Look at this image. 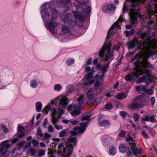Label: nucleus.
<instances>
[{"label": "nucleus", "instance_id": "ddd939ff", "mask_svg": "<svg viewBox=\"0 0 157 157\" xmlns=\"http://www.w3.org/2000/svg\"><path fill=\"white\" fill-rule=\"evenodd\" d=\"M144 118L141 117V119L144 121H149L151 122L155 123L156 122V120L155 118L154 115L149 116V114H147L144 115Z\"/></svg>", "mask_w": 157, "mask_h": 157}, {"label": "nucleus", "instance_id": "473e14b6", "mask_svg": "<svg viewBox=\"0 0 157 157\" xmlns=\"http://www.w3.org/2000/svg\"><path fill=\"white\" fill-rule=\"evenodd\" d=\"M2 129L4 133H7L9 132V130L4 124H2L1 126V129Z\"/></svg>", "mask_w": 157, "mask_h": 157}, {"label": "nucleus", "instance_id": "de8ad7c7", "mask_svg": "<svg viewBox=\"0 0 157 157\" xmlns=\"http://www.w3.org/2000/svg\"><path fill=\"white\" fill-rule=\"evenodd\" d=\"M129 144L130 145V147L132 149V151H133V150L136 147V144L132 142L131 143L130 142H129Z\"/></svg>", "mask_w": 157, "mask_h": 157}, {"label": "nucleus", "instance_id": "cd10ccee", "mask_svg": "<svg viewBox=\"0 0 157 157\" xmlns=\"http://www.w3.org/2000/svg\"><path fill=\"white\" fill-rule=\"evenodd\" d=\"M91 9L90 6H86L84 8H82V12L84 13H89L90 12Z\"/></svg>", "mask_w": 157, "mask_h": 157}, {"label": "nucleus", "instance_id": "3c124183", "mask_svg": "<svg viewBox=\"0 0 157 157\" xmlns=\"http://www.w3.org/2000/svg\"><path fill=\"white\" fill-rule=\"evenodd\" d=\"M154 91L152 89H149L146 91V93L148 95H152L153 94Z\"/></svg>", "mask_w": 157, "mask_h": 157}, {"label": "nucleus", "instance_id": "aec40b11", "mask_svg": "<svg viewBox=\"0 0 157 157\" xmlns=\"http://www.w3.org/2000/svg\"><path fill=\"white\" fill-rule=\"evenodd\" d=\"M127 95L124 92L118 94L115 96V98L118 100H121L122 99H125L127 97Z\"/></svg>", "mask_w": 157, "mask_h": 157}, {"label": "nucleus", "instance_id": "c85d7f7f", "mask_svg": "<svg viewBox=\"0 0 157 157\" xmlns=\"http://www.w3.org/2000/svg\"><path fill=\"white\" fill-rule=\"evenodd\" d=\"M36 109L37 112L40 111L41 109L42 104L40 102H37L36 104Z\"/></svg>", "mask_w": 157, "mask_h": 157}, {"label": "nucleus", "instance_id": "72a5a7b5", "mask_svg": "<svg viewBox=\"0 0 157 157\" xmlns=\"http://www.w3.org/2000/svg\"><path fill=\"white\" fill-rule=\"evenodd\" d=\"M115 6L113 4H109L108 5L107 7V9L110 11H112L115 9Z\"/></svg>", "mask_w": 157, "mask_h": 157}, {"label": "nucleus", "instance_id": "6ab92c4d", "mask_svg": "<svg viewBox=\"0 0 157 157\" xmlns=\"http://www.w3.org/2000/svg\"><path fill=\"white\" fill-rule=\"evenodd\" d=\"M87 79L88 81V82H85L84 83L83 86L84 89H87L89 86L92 84L94 82V79H89L88 80L87 78Z\"/></svg>", "mask_w": 157, "mask_h": 157}, {"label": "nucleus", "instance_id": "7c9ffc66", "mask_svg": "<svg viewBox=\"0 0 157 157\" xmlns=\"http://www.w3.org/2000/svg\"><path fill=\"white\" fill-rule=\"evenodd\" d=\"M75 62V60L73 59L68 58L66 61V64L67 66H71Z\"/></svg>", "mask_w": 157, "mask_h": 157}, {"label": "nucleus", "instance_id": "774afa93", "mask_svg": "<svg viewBox=\"0 0 157 157\" xmlns=\"http://www.w3.org/2000/svg\"><path fill=\"white\" fill-rule=\"evenodd\" d=\"M19 140L17 137L15 138L11 141V144H14L17 142Z\"/></svg>", "mask_w": 157, "mask_h": 157}, {"label": "nucleus", "instance_id": "dca6fc26", "mask_svg": "<svg viewBox=\"0 0 157 157\" xmlns=\"http://www.w3.org/2000/svg\"><path fill=\"white\" fill-rule=\"evenodd\" d=\"M95 90L94 89L91 88L88 90L87 93V97L88 98L92 99L94 97Z\"/></svg>", "mask_w": 157, "mask_h": 157}, {"label": "nucleus", "instance_id": "6e6552de", "mask_svg": "<svg viewBox=\"0 0 157 157\" xmlns=\"http://www.w3.org/2000/svg\"><path fill=\"white\" fill-rule=\"evenodd\" d=\"M146 104L144 97L142 95H139L133 99V102L129 105V107L131 109H135L142 108Z\"/></svg>", "mask_w": 157, "mask_h": 157}, {"label": "nucleus", "instance_id": "0eeeda50", "mask_svg": "<svg viewBox=\"0 0 157 157\" xmlns=\"http://www.w3.org/2000/svg\"><path fill=\"white\" fill-rule=\"evenodd\" d=\"M142 57L139 58L138 57L136 58L135 60H136V61L134 63L135 68L132 69V71L131 72L132 75L128 74L126 75L125 77L126 81L129 82L132 80L134 78H137L140 75L142 66L140 63L142 60Z\"/></svg>", "mask_w": 157, "mask_h": 157}, {"label": "nucleus", "instance_id": "e2e57ef3", "mask_svg": "<svg viewBox=\"0 0 157 157\" xmlns=\"http://www.w3.org/2000/svg\"><path fill=\"white\" fill-rule=\"evenodd\" d=\"M126 141L127 142H128L130 141L132 142V138L130 136L127 137L126 138Z\"/></svg>", "mask_w": 157, "mask_h": 157}, {"label": "nucleus", "instance_id": "13d9d810", "mask_svg": "<svg viewBox=\"0 0 157 157\" xmlns=\"http://www.w3.org/2000/svg\"><path fill=\"white\" fill-rule=\"evenodd\" d=\"M48 157H56L55 156L53 155V152L50 151L48 153Z\"/></svg>", "mask_w": 157, "mask_h": 157}, {"label": "nucleus", "instance_id": "8fccbe9b", "mask_svg": "<svg viewBox=\"0 0 157 157\" xmlns=\"http://www.w3.org/2000/svg\"><path fill=\"white\" fill-rule=\"evenodd\" d=\"M141 134L142 135L144 138H145V139L149 138V136L147 134L145 131H143L141 132Z\"/></svg>", "mask_w": 157, "mask_h": 157}, {"label": "nucleus", "instance_id": "20e7f679", "mask_svg": "<svg viewBox=\"0 0 157 157\" xmlns=\"http://www.w3.org/2000/svg\"><path fill=\"white\" fill-rule=\"evenodd\" d=\"M123 15H121L117 21L112 25L110 28L106 38V40L104 43V45L102 46L101 49L100 50L99 52L98 56L101 58L104 56V54L105 51L106 52V53L105 54L104 60L105 61H108L110 59L112 58L113 56L114 50L116 51L118 50L120 48V46L119 44H117L112 49V51L111 50L110 46L111 44L109 41H108L109 40L110 38V35H112V30L115 28H117L119 29H120V25L119 23L123 21Z\"/></svg>", "mask_w": 157, "mask_h": 157}, {"label": "nucleus", "instance_id": "1a4fd4ad", "mask_svg": "<svg viewBox=\"0 0 157 157\" xmlns=\"http://www.w3.org/2000/svg\"><path fill=\"white\" fill-rule=\"evenodd\" d=\"M58 23L55 18L52 16L48 24V29L53 35L56 33V28L58 26Z\"/></svg>", "mask_w": 157, "mask_h": 157}, {"label": "nucleus", "instance_id": "f704fd0d", "mask_svg": "<svg viewBox=\"0 0 157 157\" xmlns=\"http://www.w3.org/2000/svg\"><path fill=\"white\" fill-rule=\"evenodd\" d=\"M134 33V30L133 29H131L130 31H126L125 32L126 36L128 37L130 35H132Z\"/></svg>", "mask_w": 157, "mask_h": 157}, {"label": "nucleus", "instance_id": "c9c22d12", "mask_svg": "<svg viewBox=\"0 0 157 157\" xmlns=\"http://www.w3.org/2000/svg\"><path fill=\"white\" fill-rule=\"evenodd\" d=\"M132 151L135 155H137V154H141L142 153L141 150L140 149H137L136 147Z\"/></svg>", "mask_w": 157, "mask_h": 157}, {"label": "nucleus", "instance_id": "338daca9", "mask_svg": "<svg viewBox=\"0 0 157 157\" xmlns=\"http://www.w3.org/2000/svg\"><path fill=\"white\" fill-rule=\"evenodd\" d=\"M31 147V142H29L27 143V144L24 146V147L23 148L25 150L28 147Z\"/></svg>", "mask_w": 157, "mask_h": 157}, {"label": "nucleus", "instance_id": "f8f14e48", "mask_svg": "<svg viewBox=\"0 0 157 157\" xmlns=\"http://www.w3.org/2000/svg\"><path fill=\"white\" fill-rule=\"evenodd\" d=\"M88 123V122H86L84 123H81L80 125L81 126V128H79V130L78 131V132L75 131H72L71 132V134L73 135H75L78 133H80L83 132L85 130L86 127Z\"/></svg>", "mask_w": 157, "mask_h": 157}, {"label": "nucleus", "instance_id": "2eb2a0df", "mask_svg": "<svg viewBox=\"0 0 157 157\" xmlns=\"http://www.w3.org/2000/svg\"><path fill=\"white\" fill-rule=\"evenodd\" d=\"M73 108L75 110L72 111L71 113L73 117H75L79 115L81 113L79 109L80 107L77 105H74Z\"/></svg>", "mask_w": 157, "mask_h": 157}, {"label": "nucleus", "instance_id": "39448f33", "mask_svg": "<svg viewBox=\"0 0 157 157\" xmlns=\"http://www.w3.org/2000/svg\"><path fill=\"white\" fill-rule=\"evenodd\" d=\"M77 143L76 138L75 137L69 136L67 142L64 144H59L58 146L57 152L59 155H64L62 157H70L72 154L73 147Z\"/></svg>", "mask_w": 157, "mask_h": 157}, {"label": "nucleus", "instance_id": "5fc2aeb1", "mask_svg": "<svg viewBox=\"0 0 157 157\" xmlns=\"http://www.w3.org/2000/svg\"><path fill=\"white\" fill-rule=\"evenodd\" d=\"M150 101L151 102V105L152 106H154L155 102V97H152L150 99Z\"/></svg>", "mask_w": 157, "mask_h": 157}, {"label": "nucleus", "instance_id": "79ce46f5", "mask_svg": "<svg viewBox=\"0 0 157 157\" xmlns=\"http://www.w3.org/2000/svg\"><path fill=\"white\" fill-rule=\"evenodd\" d=\"M126 134V132L125 131L121 130L120 132L118 134V135L120 137H124L125 136Z\"/></svg>", "mask_w": 157, "mask_h": 157}, {"label": "nucleus", "instance_id": "ea45409f", "mask_svg": "<svg viewBox=\"0 0 157 157\" xmlns=\"http://www.w3.org/2000/svg\"><path fill=\"white\" fill-rule=\"evenodd\" d=\"M92 89H94L95 90V93L96 94L98 95L101 92L102 88L101 87H99L98 88H92Z\"/></svg>", "mask_w": 157, "mask_h": 157}, {"label": "nucleus", "instance_id": "4d7b16f0", "mask_svg": "<svg viewBox=\"0 0 157 157\" xmlns=\"http://www.w3.org/2000/svg\"><path fill=\"white\" fill-rule=\"evenodd\" d=\"M90 117V116H85L82 117V119L83 120L86 121L89 120Z\"/></svg>", "mask_w": 157, "mask_h": 157}, {"label": "nucleus", "instance_id": "9d476101", "mask_svg": "<svg viewBox=\"0 0 157 157\" xmlns=\"http://www.w3.org/2000/svg\"><path fill=\"white\" fill-rule=\"evenodd\" d=\"M11 146L10 144H7L6 142H2L0 145V154L2 155L6 154L7 149Z\"/></svg>", "mask_w": 157, "mask_h": 157}, {"label": "nucleus", "instance_id": "a18cd8bd", "mask_svg": "<svg viewBox=\"0 0 157 157\" xmlns=\"http://www.w3.org/2000/svg\"><path fill=\"white\" fill-rule=\"evenodd\" d=\"M51 135L50 134H48L47 132H46L44 136L43 139L44 140H45L48 138H51Z\"/></svg>", "mask_w": 157, "mask_h": 157}, {"label": "nucleus", "instance_id": "e433bc0d", "mask_svg": "<svg viewBox=\"0 0 157 157\" xmlns=\"http://www.w3.org/2000/svg\"><path fill=\"white\" fill-rule=\"evenodd\" d=\"M140 116L139 114L136 113H134L133 115V118L135 122H137L139 120Z\"/></svg>", "mask_w": 157, "mask_h": 157}, {"label": "nucleus", "instance_id": "052dcab7", "mask_svg": "<svg viewBox=\"0 0 157 157\" xmlns=\"http://www.w3.org/2000/svg\"><path fill=\"white\" fill-rule=\"evenodd\" d=\"M26 133L25 132H23L21 133L18 134L17 136L19 138H21L25 136Z\"/></svg>", "mask_w": 157, "mask_h": 157}, {"label": "nucleus", "instance_id": "a211bd4d", "mask_svg": "<svg viewBox=\"0 0 157 157\" xmlns=\"http://www.w3.org/2000/svg\"><path fill=\"white\" fill-rule=\"evenodd\" d=\"M41 15L43 19L45 21H47L49 19V13L46 11L45 10H43L42 11Z\"/></svg>", "mask_w": 157, "mask_h": 157}, {"label": "nucleus", "instance_id": "f257e3e1", "mask_svg": "<svg viewBox=\"0 0 157 157\" xmlns=\"http://www.w3.org/2000/svg\"><path fill=\"white\" fill-rule=\"evenodd\" d=\"M138 35L140 36L142 40H143L142 42L140 43L138 46V49H140V54H137L133 58H132L130 62H134L137 57H138L139 58L142 57V60L140 63L142 66L140 75L144 73L146 74L148 78L145 84L146 85H149L154 77L151 74L150 71L147 68L148 67L151 68H154L153 66L147 61V59L150 56H153L155 52L152 50L157 48V40L154 39L151 40L150 36L147 35L146 33H143L139 32Z\"/></svg>", "mask_w": 157, "mask_h": 157}, {"label": "nucleus", "instance_id": "09e8293b", "mask_svg": "<svg viewBox=\"0 0 157 157\" xmlns=\"http://www.w3.org/2000/svg\"><path fill=\"white\" fill-rule=\"evenodd\" d=\"M77 1L81 4H85L88 2V0H77Z\"/></svg>", "mask_w": 157, "mask_h": 157}, {"label": "nucleus", "instance_id": "f3484780", "mask_svg": "<svg viewBox=\"0 0 157 157\" xmlns=\"http://www.w3.org/2000/svg\"><path fill=\"white\" fill-rule=\"evenodd\" d=\"M73 12L75 18L76 19H78V20L81 22L79 26L82 25V19L81 14L77 11H73Z\"/></svg>", "mask_w": 157, "mask_h": 157}, {"label": "nucleus", "instance_id": "f03ea898", "mask_svg": "<svg viewBox=\"0 0 157 157\" xmlns=\"http://www.w3.org/2000/svg\"><path fill=\"white\" fill-rule=\"evenodd\" d=\"M145 0H131L132 4L129 11L124 3L123 8V12L124 13L129 12L130 19L133 23L137 21L138 17L143 19L147 23L149 29H150V26L153 24L154 21H156V25L154 26V28L157 30V0H150L146 7V13L144 15H141L139 11V6Z\"/></svg>", "mask_w": 157, "mask_h": 157}, {"label": "nucleus", "instance_id": "5701e85b", "mask_svg": "<svg viewBox=\"0 0 157 157\" xmlns=\"http://www.w3.org/2000/svg\"><path fill=\"white\" fill-rule=\"evenodd\" d=\"M36 152L35 149L33 148H31L28 149L27 154L30 156H33L36 155Z\"/></svg>", "mask_w": 157, "mask_h": 157}, {"label": "nucleus", "instance_id": "49530a36", "mask_svg": "<svg viewBox=\"0 0 157 157\" xmlns=\"http://www.w3.org/2000/svg\"><path fill=\"white\" fill-rule=\"evenodd\" d=\"M54 128L51 125H49L48 127V131L49 132L52 133L54 132Z\"/></svg>", "mask_w": 157, "mask_h": 157}, {"label": "nucleus", "instance_id": "4c0bfd02", "mask_svg": "<svg viewBox=\"0 0 157 157\" xmlns=\"http://www.w3.org/2000/svg\"><path fill=\"white\" fill-rule=\"evenodd\" d=\"M62 87L59 84H56L54 86V90L55 91H59L62 89Z\"/></svg>", "mask_w": 157, "mask_h": 157}, {"label": "nucleus", "instance_id": "412c9836", "mask_svg": "<svg viewBox=\"0 0 157 157\" xmlns=\"http://www.w3.org/2000/svg\"><path fill=\"white\" fill-rule=\"evenodd\" d=\"M20 147H17L14 149L12 151V155L13 156H16L21 154L20 150Z\"/></svg>", "mask_w": 157, "mask_h": 157}, {"label": "nucleus", "instance_id": "c03bdc74", "mask_svg": "<svg viewBox=\"0 0 157 157\" xmlns=\"http://www.w3.org/2000/svg\"><path fill=\"white\" fill-rule=\"evenodd\" d=\"M102 77V75H100V73L98 74L96 76L95 78L96 81L99 82Z\"/></svg>", "mask_w": 157, "mask_h": 157}, {"label": "nucleus", "instance_id": "680f3d73", "mask_svg": "<svg viewBox=\"0 0 157 157\" xmlns=\"http://www.w3.org/2000/svg\"><path fill=\"white\" fill-rule=\"evenodd\" d=\"M51 11L53 15L54 14H56L57 13V11L54 8L51 9Z\"/></svg>", "mask_w": 157, "mask_h": 157}, {"label": "nucleus", "instance_id": "9b49d317", "mask_svg": "<svg viewBox=\"0 0 157 157\" xmlns=\"http://www.w3.org/2000/svg\"><path fill=\"white\" fill-rule=\"evenodd\" d=\"M95 68L93 67L91 68L90 67L86 66L85 68V70L87 72L86 78L88 79H91L92 77L94 72Z\"/></svg>", "mask_w": 157, "mask_h": 157}, {"label": "nucleus", "instance_id": "7ed1b4c3", "mask_svg": "<svg viewBox=\"0 0 157 157\" xmlns=\"http://www.w3.org/2000/svg\"><path fill=\"white\" fill-rule=\"evenodd\" d=\"M67 100L68 98L66 96H58L52 100L43 110L42 112L46 114L49 110L51 111L52 124H55L59 120V116L63 113L65 106L68 104Z\"/></svg>", "mask_w": 157, "mask_h": 157}, {"label": "nucleus", "instance_id": "6e6d98bb", "mask_svg": "<svg viewBox=\"0 0 157 157\" xmlns=\"http://www.w3.org/2000/svg\"><path fill=\"white\" fill-rule=\"evenodd\" d=\"M61 3L63 4H67L69 3L70 2V0H59Z\"/></svg>", "mask_w": 157, "mask_h": 157}, {"label": "nucleus", "instance_id": "bf43d9fd", "mask_svg": "<svg viewBox=\"0 0 157 157\" xmlns=\"http://www.w3.org/2000/svg\"><path fill=\"white\" fill-rule=\"evenodd\" d=\"M25 144V142L22 141L21 142L19 143V147H20L21 149V148H24L23 147L24 146V145Z\"/></svg>", "mask_w": 157, "mask_h": 157}, {"label": "nucleus", "instance_id": "0e129e2a", "mask_svg": "<svg viewBox=\"0 0 157 157\" xmlns=\"http://www.w3.org/2000/svg\"><path fill=\"white\" fill-rule=\"evenodd\" d=\"M120 115L123 117H125L126 116V113L124 111H121L120 112Z\"/></svg>", "mask_w": 157, "mask_h": 157}, {"label": "nucleus", "instance_id": "b1692460", "mask_svg": "<svg viewBox=\"0 0 157 157\" xmlns=\"http://www.w3.org/2000/svg\"><path fill=\"white\" fill-rule=\"evenodd\" d=\"M116 152V150L115 146L112 145L109 149V154L111 155H114Z\"/></svg>", "mask_w": 157, "mask_h": 157}, {"label": "nucleus", "instance_id": "c756f323", "mask_svg": "<svg viewBox=\"0 0 157 157\" xmlns=\"http://www.w3.org/2000/svg\"><path fill=\"white\" fill-rule=\"evenodd\" d=\"M99 125L100 126H102L104 125H109L110 124L109 121L108 120H103L98 123Z\"/></svg>", "mask_w": 157, "mask_h": 157}, {"label": "nucleus", "instance_id": "2f4dec72", "mask_svg": "<svg viewBox=\"0 0 157 157\" xmlns=\"http://www.w3.org/2000/svg\"><path fill=\"white\" fill-rule=\"evenodd\" d=\"M67 133V130L66 129L62 130L59 133V136L60 137H62L65 136Z\"/></svg>", "mask_w": 157, "mask_h": 157}, {"label": "nucleus", "instance_id": "603ef678", "mask_svg": "<svg viewBox=\"0 0 157 157\" xmlns=\"http://www.w3.org/2000/svg\"><path fill=\"white\" fill-rule=\"evenodd\" d=\"M48 120L47 118H45L44 119V121L42 123L43 126L45 128H47L46 125L48 124Z\"/></svg>", "mask_w": 157, "mask_h": 157}, {"label": "nucleus", "instance_id": "4be33fe9", "mask_svg": "<svg viewBox=\"0 0 157 157\" xmlns=\"http://www.w3.org/2000/svg\"><path fill=\"white\" fill-rule=\"evenodd\" d=\"M37 80L35 79H32L30 82V86L33 88H36L38 87V84L39 83V82H37Z\"/></svg>", "mask_w": 157, "mask_h": 157}, {"label": "nucleus", "instance_id": "37998d69", "mask_svg": "<svg viewBox=\"0 0 157 157\" xmlns=\"http://www.w3.org/2000/svg\"><path fill=\"white\" fill-rule=\"evenodd\" d=\"M31 142L33 144V147H35L36 146H37L39 144L38 142L37 141V140L34 139L32 140Z\"/></svg>", "mask_w": 157, "mask_h": 157}, {"label": "nucleus", "instance_id": "4468645a", "mask_svg": "<svg viewBox=\"0 0 157 157\" xmlns=\"http://www.w3.org/2000/svg\"><path fill=\"white\" fill-rule=\"evenodd\" d=\"M140 40L134 38L133 40L130 41L128 42V47L129 49H133L134 47L138 44Z\"/></svg>", "mask_w": 157, "mask_h": 157}, {"label": "nucleus", "instance_id": "a878e982", "mask_svg": "<svg viewBox=\"0 0 157 157\" xmlns=\"http://www.w3.org/2000/svg\"><path fill=\"white\" fill-rule=\"evenodd\" d=\"M110 63V61H109L108 62L107 64H104L101 70L103 74L107 71L108 68L109 67Z\"/></svg>", "mask_w": 157, "mask_h": 157}, {"label": "nucleus", "instance_id": "393cba45", "mask_svg": "<svg viewBox=\"0 0 157 157\" xmlns=\"http://www.w3.org/2000/svg\"><path fill=\"white\" fill-rule=\"evenodd\" d=\"M128 147L124 144H121L119 147V150L120 152L123 153H125Z\"/></svg>", "mask_w": 157, "mask_h": 157}, {"label": "nucleus", "instance_id": "864d4df0", "mask_svg": "<svg viewBox=\"0 0 157 157\" xmlns=\"http://www.w3.org/2000/svg\"><path fill=\"white\" fill-rule=\"evenodd\" d=\"M58 122V121H57V122L54 124L55 125V127L56 128L57 130H59L60 129H62L63 128V127L61 125H57L56 124ZM54 125V124H53Z\"/></svg>", "mask_w": 157, "mask_h": 157}, {"label": "nucleus", "instance_id": "58836bf2", "mask_svg": "<svg viewBox=\"0 0 157 157\" xmlns=\"http://www.w3.org/2000/svg\"><path fill=\"white\" fill-rule=\"evenodd\" d=\"M38 154L39 157L43 156L45 154V151L42 149L38 151Z\"/></svg>", "mask_w": 157, "mask_h": 157}, {"label": "nucleus", "instance_id": "a19ab883", "mask_svg": "<svg viewBox=\"0 0 157 157\" xmlns=\"http://www.w3.org/2000/svg\"><path fill=\"white\" fill-rule=\"evenodd\" d=\"M105 107L108 110L111 109L113 108L112 105L111 103L107 104L105 105Z\"/></svg>", "mask_w": 157, "mask_h": 157}, {"label": "nucleus", "instance_id": "bb28decb", "mask_svg": "<svg viewBox=\"0 0 157 157\" xmlns=\"http://www.w3.org/2000/svg\"><path fill=\"white\" fill-rule=\"evenodd\" d=\"M147 77V76H146L144 75H143L141 77H140L136 81L137 83L139 84L141 82H144Z\"/></svg>", "mask_w": 157, "mask_h": 157}, {"label": "nucleus", "instance_id": "69168bd1", "mask_svg": "<svg viewBox=\"0 0 157 157\" xmlns=\"http://www.w3.org/2000/svg\"><path fill=\"white\" fill-rule=\"evenodd\" d=\"M147 88V86H141V90L143 91L144 92H146Z\"/></svg>", "mask_w": 157, "mask_h": 157}, {"label": "nucleus", "instance_id": "423d86ee", "mask_svg": "<svg viewBox=\"0 0 157 157\" xmlns=\"http://www.w3.org/2000/svg\"><path fill=\"white\" fill-rule=\"evenodd\" d=\"M60 17L65 24L62 25V32L64 33H69L72 28L76 25H77V21H73V17L69 13L65 14L63 18L62 16H60Z\"/></svg>", "mask_w": 157, "mask_h": 157}]
</instances>
